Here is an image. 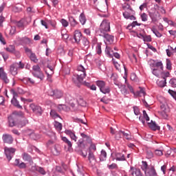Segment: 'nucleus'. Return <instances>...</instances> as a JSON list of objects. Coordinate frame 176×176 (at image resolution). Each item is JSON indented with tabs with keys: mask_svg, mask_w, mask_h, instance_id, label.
<instances>
[{
	"mask_svg": "<svg viewBox=\"0 0 176 176\" xmlns=\"http://www.w3.org/2000/svg\"><path fill=\"white\" fill-rule=\"evenodd\" d=\"M30 43H31V40L28 37H23V45H28Z\"/></svg>",
	"mask_w": 176,
	"mask_h": 176,
	"instance_id": "obj_53",
	"label": "nucleus"
},
{
	"mask_svg": "<svg viewBox=\"0 0 176 176\" xmlns=\"http://www.w3.org/2000/svg\"><path fill=\"white\" fill-rule=\"evenodd\" d=\"M122 135H123V131H118L116 135V140H120V138H122Z\"/></svg>",
	"mask_w": 176,
	"mask_h": 176,
	"instance_id": "obj_50",
	"label": "nucleus"
},
{
	"mask_svg": "<svg viewBox=\"0 0 176 176\" xmlns=\"http://www.w3.org/2000/svg\"><path fill=\"white\" fill-rule=\"evenodd\" d=\"M131 80L136 81L137 80V75L135 73H132L131 74Z\"/></svg>",
	"mask_w": 176,
	"mask_h": 176,
	"instance_id": "obj_62",
	"label": "nucleus"
},
{
	"mask_svg": "<svg viewBox=\"0 0 176 176\" xmlns=\"http://www.w3.org/2000/svg\"><path fill=\"white\" fill-rule=\"evenodd\" d=\"M151 31L153 32V34H155V35L157 37V38H161L162 34H160V32H159V31H157L156 29L155 28H152Z\"/></svg>",
	"mask_w": 176,
	"mask_h": 176,
	"instance_id": "obj_46",
	"label": "nucleus"
},
{
	"mask_svg": "<svg viewBox=\"0 0 176 176\" xmlns=\"http://www.w3.org/2000/svg\"><path fill=\"white\" fill-rule=\"evenodd\" d=\"M122 135L126 138V140H131V135H130V133L123 131Z\"/></svg>",
	"mask_w": 176,
	"mask_h": 176,
	"instance_id": "obj_54",
	"label": "nucleus"
},
{
	"mask_svg": "<svg viewBox=\"0 0 176 176\" xmlns=\"http://www.w3.org/2000/svg\"><path fill=\"white\" fill-rule=\"evenodd\" d=\"M166 78H162V80H157V85L160 87H164V86H166V85H167V82H166Z\"/></svg>",
	"mask_w": 176,
	"mask_h": 176,
	"instance_id": "obj_29",
	"label": "nucleus"
},
{
	"mask_svg": "<svg viewBox=\"0 0 176 176\" xmlns=\"http://www.w3.org/2000/svg\"><path fill=\"white\" fill-rule=\"evenodd\" d=\"M155 155H156V156H163V151L157 149L155 151Z\"/></svg>",
	"mask_w": 176,
	"mask_h": 176,
	"instance_id": "obj_55",
	"label": "nucleus"
},
{
	"mask_svg": "<svg viewBox=\"0 0 176 176\" xmlns=\"http://www.w3.org/2000/svg\"><path fill=\"white\" fill-rule=\"evenodd\" d=\"M24 68V63L19 62V63H14L10 67V72L14 76L17 75L19 69H23Z\"/></svg>",
	"mask_w": 176,
	"mask_h": 176,
	"instance_id": "obj_5",
	"label": "nucleus"
},
{
	"mask_svg": "<svg viewBox=\"0 0 176 176\" xmlns=\"http://www.w3.org/2000/svg\"><path fill=\"white\" fill-rule=\"evenodd\" d=\"M32 69V75H34L35 78H38V79L43 80V79L45 78V75H43V73L41 70V67H39V65H34Z\"/></svg>",
	"mask_w": 176,
	"mask_h": 176,
	"instance_id": "obj_7",
	"label": "nucleus"
},
{
	"mask_svg": "<svg viewBox=\"0 0 176 176\" xmlns=\"http://www.w3.org/2000/svg\"><path fill=\"white\" fill-rule=\"evenodd\" d=\"M77 101L78 105H80V107H86V101H85L82 98H80Z\"/></svg>",
	"mask_w": 176,
	"mask_h": 176,
	"instance_id": "obj_43",
	"label": "nucleus"
},
{
	"mask_svg": "<svg viewBox=\"0 0 176 176\" xmlns=\"http://www.w3.org/2000/svg\"><path fill=\"white\" fill-rule=\"evenodd\" d=\"M6 50L9 52V53H14L16 49L14 45H10L8 47L6 48Z\"/></svg>",
	"mask_w": 176,
	"mask_h": 176,
	"instance_id": "obj_42",
	"label": "nucleus"
},
{
	"mask_svg": "<svg viewBox=\"0 0 176 176\" xmlns=\"http://www.w3.org/2000/svg\"><path fill=\"white\" fill-rule=\"evenodd\" d=\"M26 135H29V137H30L32 140H36V138H38L35 133H34V131H32V130L26 131Z\"/></svg>",
	"mask_w": 176,
	"mask_h": 176,
	"instance_id": "obj_28",
	"label": "nucleus"
},
{
	"mask_svg": "<svg viewBox=\"0 0 176 176\" xmlns=\"http://www.w3.org/2000/svg\"><path fill=\"white\" fill-rule=\"evenodd\" d=\"M78 74H74L72 77V80L74 83H78V82H83V78H86V69L83 65H80L77 67Z\"/></svg>",
	"mask_w": 176,
	"mask_h": 176,
	"instance_id": "obj_1",
	"label": "nucleus"
},
{
	"mask_svg": "<svg viewBox=\"0 0 176 176\" xmlns=\"http://www.w3.org/2000/svg\"><path fill=\"white\" fill-rule=\"evenodd\" d=\"M69 23L72 28H75V26L78 25V24L76 19H75L74 16H69Z\"/></svg>",
	"mask_w": 176,
	"mask_h": 176,
	"instance_id": "obj_22",
	"label": "nucleus"
},
{
	"mask_svg": "<svg viewBox=\"0 0 176 176\" xmlns=\"http://www.w3.org/2000/svg\"><path fill=\"white\" fill-rule=\"evenodd\" d=\"M133 112L136 116L140 115V109H138L137 107H133Z\"/></svg>",
	"mask_w": 176,
	"mask_h": 176,
	"instance_id": "obj_60",
	"label": "nucleus"
},
{
	"mask_svg": "<svg viewBox=\"0 0 176 176\" xmlns=\"http://www.w3.org/2000/svg\"><path fill=\"white\" fill-rule=\"evenodd\" d=\"M48 96H50L57 100V98H61V97H63V91L58 89H50L48 91Z\"/></svg>",
	"mask_w": 176,
	"mask_h": 176,
	"instance_id": "obj_11",
	"label": "nucleus"
},
{
	"mask_svg": "<svg viewBox=\"0 0 176 176\" xmlns=\"http://www.w3.org/2000/svg\"><path fill=\"white\" fill-rule=\"evenodd\" d=\"M10 93L13 95V98L11 100L12 104L16 107V108H19V109H23V107L20 105L17 99H16V97H17V92L14 91V89H11Z\"/></svg>",
	"mask_w": 176,
	"mask_h": 176,
	"instance_id": "obj_10",
	"label": "nucleus"
},
{
	"mask_svg": "<svg viewBox=\"0 0 176 176\" xmlns=\"http://www.w3.org/2000/svg\"><path fill=\"white\" fill-rule=\"evenodd\" d=\"M109 170H114L115 168H118V164H111V165H108Z\"/></svg>",
	"mask_w": 176,
	"mask_h": 176,
	"instance_id": "obj_56",
	"label": "nucleus"
},
{
	"mask_svg": "<svg viewBox=\"0 0 176 176\" xmlns=\"http://www.w3.org/2000/svg\"><path fill=\"white\" fill-rule=\"evenodd\" d=\"M152 74L157 76V78H168L170 76V72L165 71L163 72V69L153 68Z\"/></svg>",
	"mask_w": 176,
	"mask_h": 176,
	"instance_id": "obj_6",
	"label": "nucleus"
},
{
	"mask_svg": "<svg viewBox=\"0 0 176 176\" xmlns=\"http://www.w3.org/2000/svg\"><path fill=\"white\" fill-rule=\"evenodd\" d=\"M19 168H25L27 167V165L24 162H21L18 166Z\"/></svg>",
	"mask_w": 176,
	"mask_h": 176,
	"instance_id": "obj_64",
	"label": "nucleus"
},
{
	"mask_svg": "<svg viewBox=\"0 0 176 176\" xmlns=\"http://www.w3.org/2000/svg\"><path fill=\"white\" fill-rule=\"evenodd\" d=\"M27 124H28V120H27L26 118H24L23 120L19 122L17 126L18 127L21 129L23 127H25V126H27Z\"/></svg>",
	"mask_w": 176,
	"mask_h": 176,
	"instance_id": "obj_26",
	"label": "nucleus"
},
{
	"mask_svg": "<svg viewBox=\"0 0 176 176\" xmlns=\"http://www.w3.org/2000/svg\"><path fill=\"white\" fill-rule=\"evenodd\" d=\"M148 14L152 21H153L154 23H156V21H157L160 16L159 12L157 11L149 12Z\"/></svg>",
	"mask_w": 176,
	"mask_h": 176,
	"instance_id": "obj_17",
	"label": "nucleus"
},
{
	"mask_svg": "<svg viewBox=\"0 0 176 176\" xmlns=\"http://www.w3.org/2000/svg\"><path fill=\"white\" fill-rule=\"evenodd\" d=\"M61 140L62 141H63V142H65V144H67V145H68L69 148L72 147V143H71V141H69L68 138H67L66 137H62Z\"/></svg>",
	"mask_w": 176,
	"mask_h": 176,
	"instance_id": "obj_36",
	"label": "nucleus"
},
{
	"mask_svg": "<svg viewBox=\"0 0 176 176\" xmlns=\"http://www.w3.org/2000/svg\"><path fill=\"white\" fill-rule=\"evenodd\" d=\"M162 111L160 112V116L164 119H167L168 118V114H167V111H166V109L164 108V105L161 106Z\"/></svg>",
	"mask_w": 176,
	"mask_h": 176,
	"instance_id": "obj_25",
	"label": "nucleus"
},
{
	"mask_svg": "<svg viewBox=\"0 0 176 176\" xmlns=\"http://www.w3.org/2000/svg\"><path fill=\"white\" fill-rule=\"evenodd\" d=\"M109 31H111V22L104 19L102 21L98 32L99 35H104V34H107V32H109Z\"/></svg>",
	"mask_w": 176,
	"mask_h": 176,
	"instance_id": "obj_3",
	"label": "nucleus"
},
{
	"mask_svg": "<svg viewBox=\"0 0 176 176\" xmlns=\"http://www.w3.org/2000/svg\"><path fill=\"white\" fill-rule=\"evenodd\" d=\"M143 40L144 42H152V37L151 36H144Z\"/></svg>",
	"mask_w": 176,
	"mask_h": 176,
	"instance_id": "obj_52",
	"label": "nucleus"
},
{
	"mask_svg": "<svg viewBox=\"0 0 176 176\" xmlns=\"http://www.w3.org/2000/svg\"><path fill=\"white\" fill-rule=\"evenodd\" d=\"M89 40L86 38V37H83L82 38L81 45L82 46H84V47H89Z\"/></svg>",
	"mask_w": 176,
	"mask_h": 176,
	"instance_id": "obj_35",
	"label": "nucleus"
},
{
	"mask_svg": "<svg viewBox=\"0 0 176 176\" xmlns=\"http://www.w3.org/2000/svg\"><path fill=\"white\" fill-rule=\"evenodd\" d=\"M22 159L24 160V162H28L30 164H32L34 163V161L32 160V157L28 153H22Z\"/></svg>",
	"mask_w": 176,
	"mask_h": 176,
	"instance_id": "obj_18",
	"label": "nucleus"
},
{
	"mask_svg": "<svg viewBox=\"0 0 176 176\" xmlns=\"http://www.w3.org/2000/svg\"><path fill=\"white\" fill-rule=\"evenodd\" d=\"M100 36H103V38H104V42L107 45H112V43H113V36L107 33H104V34H100Z\"/></svg>",
	"mask_w": 176,
	"mask_h": 176,
	"instance_id": "obj_13",
	"label": "nucleus"
},
{
	"mask_svg": "<svg viewBox=\"0 0 176 176\" xmlns=\"http://www.w3.org/2000/svg\"><path fill=\"white\" fill-rule=\"evenodd\" d=\"M7 31L8 32L9 35H14V34H16V27L12 26L10 29L7 30Z\"/></svg>",
	"mask_w": 176,
	"mask_h": 176,
	"instance_id": "obj_39",
	"label": "nucleus"
},
{
	"mask_svg": "<svg viewBox=\"0 0 176 176\" xmlns=\"http://www.w3.org/2000/svg\"><path fill=\"white\" fill-rule=\"evenodd\" d=\"M154 68L163 69L164 67H163V63H162V61H160L154 64Z\"/></svg>",
	"mask_w": 176,
	"mask_h": 176,
	"instance_id": "obj_38",
	"label": "nucleus"
},
{
	"mask_svg": "<svg viewBox=\"0 0 176 176\" xmlns=\"http://www.w3.org/2000/svg\"><path fill=\"white\" fill-rule=\"evenodd\" d=\"M141 168L144 171L146 176H157V173H156V169L155 166H149L148 162L145 161L142 162Z\"/></svg>",
	"mask_w": 176,
	"mask_h": 176,
	"instance_id": "obj_2",
	"label": "nucleus"
},
{
	"mask_svg": "<svg viewBox=\"0 0 176 176\" xmlns=\"http://www.w3.org/2000/svg\"><path fill=\"white\" fill-rule=\"evenodd\" d=\"M17 116H24V113L21 111L17 112L14 111L12 115L8 117V123L10 127H14L16 126V120Z\"/></svg>",
	"mask_w": 176,
	"mask_h": 176,
	"instance_id": "obj_4",
	"label": "nucleus"
},
{
	"mask_svg": "<svg viewBox=\"0 0 176 176\" xmlns=\"http://www.w3.org/2000/svg\"><path fill=\"white\" fill-rule=\"evenodd\" d=\"M168 93H169V94H170V96H172V97H173V98H176V92L175 91H174L171 89H169Z\"/></svg>",
	"mask_w": 176,
	"mask_h": 176,
	"instance_id": "obj_63",
	"label": "nucleus"
},
{
	"mask_svg": "<svg viewBox=\"0 0 176 176\" xmlns=\"http://www.w3.org/2000/svg\"><path fill=\"white\" fill-rule=\"evenodd\" d=\"M140 17L142 19V21H148V14H146V13L144 12L141 14Z\"/></svg>",
	"mask_w": 176,
	"mask_h": 176,
	"instance_id": "obj_47",
	"label": "nucleus"
},
{
	"mask_svg": "<svg viewBox=\"0 0 176 176\" xmlns=\"http://www.w3.org/2000/svg\"><path fill=\"white\" fill-rule=\"evenodd\" d=\"M146 157L147 159H152L153 157V153L151 150L146 151Z\"/></svg>",
	"mask_w": 176,
	"mask_h": 176,
	"instance_id": "obj_51",
	"label": "nucleus"
},
{
	"mask_svg": "<svg viewBox=\"0 0 176 176\" xmlns=\"http://www.w3.org/2000/svg\"><path fill=\"white\" fill-rule=\"evenodd\" d=\"M0 78L5 82L9 83V79L8 78V74L3 70V68H0Z\"/></svg>",
	"mask_w": 176,
	"mask_h": 176,
	"instance_id": "obj_16",
	"label": "nucleus"
},
{
	"mask_svg": "<svg viewBox=\"0 0 176 176\" xmlns=\"http://www.w3.org/2000/svg\"><path fill=\"white\" fill-rule=\"evenodd\" d=\"M123 16L124 19L126 20H135V16H134L135 12L131 8H128L126 9L124 12H123Z\"/></svg>",
	"mask_w": 176,
	"mask_h": 176,
	"instance_id": "obj_9",
	"label": "nucleus"
},
{
	"mask_svg": "<svg viewBox=\"0 0 176 176\" xmlns=\"http://www.w3.org/2000/svg\"><path fill=\"white\" fill-rule=\"evenodd\" d=\"M100 160V162H104V160H107V151H105L104 150L101 151Z\"/></svg>",
	"mask_w": 176,
	"mask_h": 176,
	"instance_id": "obj_31",
	"label": "nucleus"
},
{
	"mask_svg": "<svg viewBox=\"0 0 176 176\" xmlns=\"http://www.w3.org/2000/svg\"><path fill=\"white\" fill-rule=\"evenodd\" d=\"M65 134H67V135H69L70 138L74 142H76V141L78 140V137H76V135H75V133L74 132H72L71 130H66L65 131Z\"/></svg>",
	"mask_w": 176,
	"mask_h": 176,
	"instance_id": "obj_20",
	"label": "nucleus"
},
{
	"mask_svg": "<svg viewBox=\"0 0 176 176\" xmlns=\"http://www.w3.org/2000/svg\"><path fill=\"white\" fill-rule=\"evenodd\" d=\"M60 23H61L63 27H65V28L68 27V25H69V23L67 22V21L65 20V19H62L60 20Z\"/></svg>",
	"mask_w": 176,
	"mask_h": 176,
	"instance_id": "obj_48",
	"label": "nucleus"
},
{
	"mask_svg": "<svg viewBox=\"0 0 176 176\" xmlns=\"http://www.w3.org/2000/svg\"><path fill=\"white\" fill-rule=\"evenodd\" d=\"M30 57L31 61H33V63H38V58H36V55L35 54L31 53Z\"/></svg>",
	"mask_w": 176,
	"mask_h": 176,
	"instance_id": "obj_41",
	"label": "nucleus"
},
{
	"mask_svg": "<svg viewBox=\"0 0 176 176\" xmlns=\"http://www.w3.org/2000/svg\"><path fill=\"white\" fill-rule=\"evenodd\" d=\"M50 115L54 119H56V118H61L55 110H51Z\"/></svg>",
	"mask_w": 176,
	"mask_h": 176,
	"instance_id": "obj_40",
	"label": "nucleus"
},
{
	"mask_svg": "<svg viewBox=\"0 0 176 176\" xmlns=\"http://www.w3.org/2000/svg\"><path fill=\"white\" fill-rule=\"evenodd\" d=\"M88 160H89V163H91V164H94V163H96V157L94 156V153L89 152Z\"/></svg>",
	"mask_w": 176,
	"mask_h": 176,
	"instance_id": "obj_30",
	"label": "nucleus"
},
{
	"mask_svg": "<svg viewBox=\"0 0 176 176\" xmlns=\"http://www.w3.org/2000/svg\"><path fill=\"white\" fill-rule=\"evenodd\" d=\"M79 21L81 23L82 25H85V24H86V16H85V14H80L79 16Z\"/></svg>",
	"mask_w": 176,
	"mask_h": 176,
	"instance_id": "obj_33",
	"label": "nucleus"
},
{
	"mask_svg": "<svg viewBox=\"0 0 176 176\" xmlns=\"http://www.w3.org/2000/svg\"><path fill=\"white\" fill-rule=\"evenodd\" d=\"M3 141L4 144H13V137H12V135L9 134H4L3 135Z\"/></svg>",
	"mask_w": 176,
	"mask_h": 176,
	"instance_id": "obj_15",
	"label": "nucleus"
},
{
	"mask_svg": "<svg viewBox=\"0 0 176 176\" xmlns=\"http://www.w3.org/2000/svg\"><path fill=\"white\" fill-rule=\"evenodd\" d=\"M137 96H139L140 97H142L145 96V91L144 90V89L141 88L140 90L139 91L136 92Z\"/></svg>",
	"mask_w": 176,
	"mask_h": 176,
	"instance_id": "obj_45",
	"label": "nucleus"
},
{
	"mask_svg": "<svg viewBox=\"0 0 176 176\" xmlns=\"http://www.w3.org/2000/svg\"><path fill=\"white\" fill-rule=\"evenodd\" d=\"M116 160L118 162H123L126 160V158L124 157V155L120 153H116Z\"/></svg>",
	"mask_w": 176,
	"mask_h": 176,
	"instance_id": "obj_27",
	"label": "nucleus"
},
{
	"mask_svg": "<svg viewBox=\"0 0 176 176\" xmlns=\"http://www.w3.org/2000/svg\"><path fill=\"white\" fill-rule=\"evenodd\" d=\"M4 152L8 162H10V160H12V157L14 156V153H16V148L12 147H5Z\"/></svg>",
	"mask_w": 176,
	"mask_h": 176,
	"instance_id": "obj_8",
	"label": "nucleus"
},
{
	"mask_svg": "<svg viewBox=\"0 0 176 176\" xmlns=\"http://www.w3.org/2000/svg\"><path fill=\"white\" fill-rule=\"evenodd\" d=\"M22 81L25 85H35V80L31 78H24Z\"/></svg>",
	"mask_w": 176,
	"mask_h": 176,
	"instance_id": "obj_23",
	"label": "nucleus"
},
{
	"mask_svg": "<svg viewBox=\"0 0 176 176\" xmlns=\"http://www.w3.org/2000/svg\"><path fill=\"white\" fill-rule=\"evenodd\" d=\"M100 91L101 93H103V94H108L111 92V88L104 85Z\"/></svg>",
	"mask_w": 176,
	"mask_h": 176,
	"instance_id": "obj_37",
	"label": "nucleus"
},
{
	"mask_svg": "<svg viewBox=\"0 0 176 176\" xmlns=\"http://www.w3.org/2000/svg\"><path fill=\"white\" fill-rule=\"evenodd\" d=\"M129 176H143L141 170L131 166L129 170Z\"/></svg>",
	"mask_w": 176,
	"mask_h": 176,
	"instance_id": "obj_14",
	"label": "nucleus"
},
{
	"mask_svg": "<svg viewBox=\"0 0 176 176\" xmlns=\"http://www.w3.org/2000/svg\"><path fill=\"white\" fill-rule=\"evenodd\" d=\"M166 69H168V71L173 69L171 60H170V59H166Z\"/></svg>",
	"mask_w": 176,
	"mask_h": 176,
	"instance_id": "obj_44",
	"label": "nucleus"
},
{
	"mask_svg": "<svg viewBox=\"0 0 176 176\" xmlns=\"http://www.w3.org/2000/svg\"><path fill=\"white\" fill-rule=\"evenodd\" d=\"M96 52L98 54H101L102 51H101V45L100 44H98L97 47H96Z\"/></svg>",
	"mask_w": 176,
	"mask_h": 176,
	"instance_id": "obj_61",
	"label": "nucleus"
},
{
	"mask_svg": "<svg viewBox=\"0 0 176 176\" xmlns=\"http://www.w3.org/2000/svg\"><path fill=\"white\" fill-rule=\"evenodd\" d=\"M37 171H38V173H40V174H42L43 175H45V174H46L45 169H43V168L41 167L38 168Z\"/></svg>",
	"mask_w": 176,
	"mask_h": 176,
	"instance_id": "obj_58",
	"label": "nucleus"
},
{
	"mask_svg": "<svg viewBox=\"0 0 176 176\" xmlns=\"http://www.w3.org/2000/svg\"><path fill=\"white\" fill-rule=\"evenodd\" d=\"M96 86L99 87L100 91L102 90L103 87L105 86V82L102 80L96 81Z\"/></svg>",
	"mask_w": 176,
	"mask_h": 176,
	"instance_id": "obj_34",
	"label": "nucleus"
},
{
	"mask_svg": "<svg viewBox=\"0 0 176 176\" xmlns=\"http://www.w3.org/2000/svg\"><path fill=\"white\" fill-rule=\"evenodd\" d=\"M74 39L76 43H79L82 39V33L79 30H76L74 32Z\"/></svg>",
	"mask_w": 176,
	"mask_h": 176,
	"instance_id": "obj_19",
	"label": "nucleus"
},
{
	"mask_svg": "<svg viewBox=\"0 0 176 176\" xmlns=\"http://www.w3.org/2000/svg\"><path fill=\"white\" fill-rule=\"evenodd\" d=\"M17 27L19 28H23L24 27V23H23V21H19V22L16 23Z\"/></svg>",
	"mask_w": 176,
	"mask_h": 176,
	"instance_id": "obj_59",
	"label": "nucleus"
},
{
	"mask_svg": "<svg viewBox=\"0 0 176 176\" xmlns=\"http://www.w3.org/2000/svg\"><path fill=\"white\" fill-rule=\"evenodd\" d=\"M148 127L151 129V130H153L154 131H156V130H160V126H159L156 122L151 120V122H148Z\"/></svg>",
	"mask_w": 176,
	"mask_h": 176,
	"instance_id": "obj_21",
	"label": "nucleus"
},
{
	"mask_svg": "<svg viewBox=\"0 0 176 176\" xmlns=\"http://www.w3.org/2000/svg\"><path fill=\"white\" fill-rule=\"evenodd\" d=\"M115 85H116V86H118L119 89H120L122 94H127L128 92L127 89L126 88V85H122L121 83H115Z\"/></svg>",
	"mask_w": 176,
	"mask_h": 176,
	"instance_id": "obj_24",
	"label": "nucleus"
},
{
	"mask_svg": "<svg viewBox=\"0 0 176 176\" xmlns=\"http://www.w3.org/2000/svg\"><path fill=\"white\" fill-rule=\"evenodd\" d=\"M54 127L59 133L63 130V124L57 121L54 122Z\"/></svg>",
	"mask_w": 176,
	"mask_h": 176,
	"instance_id": "obj_32",
	"label": "nucleus"
},
{
	"mask_svg": "<svg viewBox=\"0 0 176 176\" xmlns=\"http://www.w3.org/2000/svg\"><path fill=\"white\" fill-rule=\"evenodd\" d=\"M30 108L34 113H36V115H38V116H41L42 113H43L42 107H41L39 105L32 103L30 104Z\"/></svg>",
	"mask_w": 176,
	"mask_h": 176,
	"instance_id": "obj_12",
	"label": "nucleus"
},
{
	"mask_svg": "<svg viewBox=\"0 0 176 176\" xmlns=\"http://www.w3.org/2000/svg\"><path fill=\"white\" fill-rule=\"evenodd\" d=\"M111 50H112V49H111V47L106 46L105 53H106V54H107V56H111Z\"/></svg>",
	"mask_w": 176,
	"mask_h": 176,
	"instance_id": "obj_57",
	"label": "nucleus"
},
{
	"mask_svg": "<svg viewBox=\"0 0 176 176\" xmlns=\"http://www.w3.org/2000/svg\"><path fill=\"white\" fill-rule=\"evenodd\" d=\"M169 84L172 87H176V78H172L169 81Z\"/></svg>",
	"mask_w": 176,
	"mask_h": 176,
	"instance_id": "obj_49",
	"label": "nucleus"
}]
</instances>
